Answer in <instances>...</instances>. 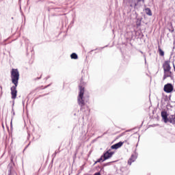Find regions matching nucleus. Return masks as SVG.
<instances>
[{
    "label": "nucleus",
    "instance_id": "4",
    "mask_svg": "<svg viewBox=\"0 0 175 175\" xmlns=\"http://www.w3.org/2000/svg\"><path fill=\"white\" fill-rule=\"evenodd\" d=\"M161 115L165 124L170 122V124L175 125V113L174 115H171L169 118H167V112L165 111H162Z\"/></svg>",
    "mask_w": 175,
    "mask_h": 175
},
{
    "label": "nucleus",
    "instance_id": "12",
    "mask_svg": "<svg viewBox=\"0 0 175 175\" xmlns=\"http://www.w3.org/2000/svg\"><path fill=\"white\" fill-rule=\"evenodd\" d=\"M70 57L72 59H77V58H79L77 54H76L75 53H72Z\"/></svg>",
    "mask_w": 175,
    "mask_h": 175
},
{
    "label": "nucleus",
    "instance_id": "2",
    "mask_svg": "<svg viewBox=\"0 0 175 175\" xmlns=\"http://www.w3.org/2000/svg\"><path fill=\"white\" fill-rule=\"evenodd\" d=\"M163 69L164 72L163 80H166L167 77H172L173 72H172V66H170V61H165L163 64Z\"/></svg>",
    "mask_w": 175,
    "mask_h": 175
},
{
    "label": "nucleus",
    "instance_id": "3",
    "mask_svg": "<svg viewBox=\"0 0 175 175\" xmlns=\"http://www.w3.org/2000/svg\"><path fill=\"white\" fill-rule=\"evenodd\" d=\"M20 79V72L16 68H12L11 70V80L12 84L14 85H18V80Z\"/></svg>",
    "mask_w": 175,
    "mask_h": 175
},
{
    "label": "nucleus",
    "instance_id": "9",
    "mask_svg": "<svg viewBox=\"0 0 175 175\" xmlns=\"http://www.w3.org/2000/svg\"><path fill=\"white\" fill-rule=\"evenodd\" d=\"M135 161H136V157H135V155L132 154L128 161V165H129L131 166V165H132V163L135 162Z\"/></svg>",
    "mask_w": 175,
    "mask_h": 175
},
{
    "label": "nucleus",
    "instance_id": "15",
    "mask_svg": "<svg viewBox=\"0 0 175 175\" xmlns=\"http://www.w3.org/2000/svg\"><path fill=\"white\" fill-rule=\"evenodd\" d=\"M44 88H46V87H45V88H42V89H44Z\"/></svg>",
    "mask_w": 175,
    "mask_h": 175
},
{
    "label": "nucleus",
    "instance_id": "14",
    "mask_svg": "<svg viewBox=\"0 0 175 175\" xmlns=\"http://www.w3.org/2000/svg\"><path fill=\"white\" fill-rule=\"evenodd\" d=\"M39 79H42V74H40V77L37 78L38 80H39Z\"/></svg>",
    "mask_w": 175,
    "mask_h": 175
},
{
    "label": "nucleus",
    "instance_id": "7",
    "mask_svg": "<svg viewBox=\"0 0 175 175\" xmlns=\"http://www.w3.org/2000/svg\"><path fill=\"white\" fill-rule=\"evenodd\" d=\"M114 154L113 152H109V150L105 152L103 155V161H106L107 159H109Z\"/></svg>",
    "mask_w": 175,
    "mask_h": 175
},
{
    "label": "nucleus",
    "instance_id": "10",
    "mask_svg": "<svg viewBox=\"0 0 175 175\" xmlns=\"http://www.w3.org/2000/svg\"><path fill=\"white\" fill-rule=\"evenodd\" d=\"M158 51H159V54L161 57H163V55H165V52L162 50V49H161V46H158Z\"/></svg>",
    "mask_w": 175,
    "mask_h": 175
},
{
    "label": "nucleus",
    "instance_id": "6",
    "mask_svg": "<svg viewBox=\"0 0 175 175\" xmlns=\"http://www.w3.org/2000/svg\"><path fill=\"white\" fill-rule=\"evenodd\" d=\"M11 90V98L12 99L14 100L16 98H17V85H13L10 88Z\"/></svg>",
    "mask_w": 175,
    "mask_h": 175
},
{
    "label": "nucleus",
    "instance_id": "8",
    "mask_svg": "<svg viewBox=\"0 0 175 175\" xmlns=\"http://www.w3.org/2000/svg\"><path fill=\"white\" fill-rule=\"evenodd\" d=\"M122 144H124V142H120L117 144H115L111 146V148L112 150H118V148H120V147H122Z\"/></svg>",
    "mask_w": 175,
    "mask_h": 175
},
{
    "label": "nucleus",
    "instance_id": "13",
    "mask_svg": "<svg viewBox=\"0 0 175 175\" xmlns=\"http://www.w3.org/2000/svg\"><path fill=\"white\" fill-rule=\"evenodd\" d=\"M105 160H103V156L102 155L100 159H98L96 162L95 164L98 163L99 162H103Z\"/></svg>",
    "mask_w": 175,
    "mask_h": 175
},
{
    "label": "nucleus",
    "instance_id": "5",
    "mask_svg": "<svg viewBox=\"0 0 175 175\" xmlns=\"http://www.w3.org/2000/svg\"><path fill=\"white\" fill-rule=\"evenodd\" d=\"M173 90H174V87L172 83H167L164 85L163 91L167 94H170L173 92Z\"/></svg>",
    "mask_w": 175,
    "mask_h": 175
},
{
    "label": "nucleus",
    "instance_id": "1",
    "mask_svg": "<svg viewBox=\"0 0 175 175\" xmlns=\"http://www.w3.org/2000/svg\"><path fill=\"white\" fill-rule=\"evenodd\" d=\"M84 85V82H81L79 85V93L77 97V100L78 104L81 106V111H82V113H85L86 116H90V111H91V110L88 106L85 105V103L90 100V96H84V92H85Z\"/></svg>",
    "mask_w": 175,
    "mask_h": 175
},
{
    "label": "nucleus",
    "instance_id": "11",
    "mask_svg": "<svg viewBox=\"0 0 175 175\" xmlns=\"http://www.w3.org/2000/svg\"><path fill=\"white\" fill-rule=\"evenodd\" d=\"M145 12L148 14V16H152V12L150 8H146L145 10Z\"/></svg>",
    "mask_w": 175,
    "mask_h": 175
}]
</instances>
